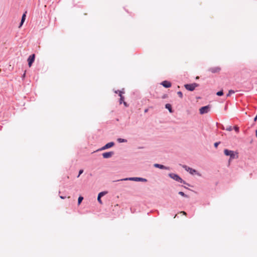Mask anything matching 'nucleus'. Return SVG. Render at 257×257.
Here are the masks:
<instances>
[{"label": "nucleus", "mask_w": 257, "mask_h": 257, "mask_svg": "<svg viewBox=\"0 0 257 257\" xmlns=\"http://www.w3.org/2000/svg\"><path fill=\"white\" fill-rule=\"evenodd\" d=\"M223 153L226 156L229 157V161L237 159L238 157V152L227 149H225L223 151Z\"/></svg>", "instance_id": "f257e3e1"}, {"label": "nucleus", "mask_w": 257, "mask_h": 257, "mask_svg": "<svg viewBox=\"0 0 257 257\" xmlns=\"http://www.w3.org/2000/svg\"><path fill=\"white\" fill-rule=\"evenodd\" d=\"M133 181L136 182H147L148 181L147 179L146 178H142V177H128L125 178L123 179H121L120 180H118L117 181Z\"/></svg>", "instance_id": "f03ea898"}, {"label": "nucleus", "mask_w": 257, "mask_h": 257, "mask_svg": "<svg viewBox=\"0 0 257 257\" xmlns=\"http://www.w3.org/2000/svg\"><path fill=\"white\" fill-rule=\"evenodd\" d=\"M182 167L186 171L188 172L191 175L196 174L198 176H201V174L199 173H198V171L194 169L190 168L186 165H183L182 166Z\"/></svg>", "instance_id": "7ed1b4c3"}, {"label": "nucleus", "mask_w": 257, "mask_h": 257, "mask_svg": "<svg viewBox=\"0 0 257 257\" xmlns=\"http://www.w3.org/2000/svg\"><path fill=\"white\" fill-rule=\"evenodd\" d=\"M199 86V84L196 83H193L190 84H186L184 85V87L186 89L190 91H193L195 90V88Z\"/></svg>", "instance_id": "20e7f679"}, {"label": "nucleus", "mask_w": 257, "mask_h": 257, "mask_svg": "<svg viewBox=\"0 0 257 257\" xmlns=\"http://www.w3.org/2000/svg\"><path fill=\"white\" fill-rule=\"evenodd\" d=\"M210 108L211 105L209 104L202 106L199 108V113L200 114L207 113L210 111Z\"/></svg>", "instance_id": "39448f33"}, {"label": "nucleus", "mask_w": 257, "mask_h": 257, "mask_svg": "<svg viewBox=\"0 0 257 257\" xmlns=\"http://www.w3.org/2000/svg\"><path fill=\"white\" fill-rule=\"evenodd\" d=\"M168 176L170 178L173 179L177 182H180L181 181H183V180L182 179V178L177 174L171 173L168 174Z\"/></svg>", "instance_id": "423d86ee"}, {"label": "nucleus", "mask_w": 257, "mask_h": 257, "mask_svg": "<svg viewBox=\"0 0 257 257\" xmlns=\"http://www.w3.org/2000/svg\"><path fill=\"white\" fill-rule=\"evenodd\" d=\"M114 145H115V143L113 142H109V143H107L106 144H105L104 146H103L101 148L98 149L97 150V151H103V150L108 149L113 147Z\"/></svg>", "instance_id": "0eeeda50"}, {"label": "nucleus", "mask_w": 257, "mask_h": 257, "mask_svg": "<svg viewBox=\"0 0 257 257\" xmlns=\"http://www.w3.org/2000/svg\"><path fill=\"white\" fill-rule=\"evenodd\" d=\"M35 54H31L29 56V57L27 59L28 64L29 67H30L32 65L33 63L35 61Z\"/></svg>", "instance_id": "6e6552de"}, {"label": "nucleus", "mask_w": 257, "mask_h": 257, "mask_svg": "<svg viewBox=\"0 0 257 257\" xmlns=\"http://www.w3.org/2000/svg\"><path fill=\"white\" fill-rule=\"evenodd\" d=\"M108 192L106 191H102L98 193L97 196V201L100 204H102V201L101 200V197L107 194Z\"/></svg>", "instance_id": "1a4fd4ad"}, {"label": "nucleus", "mask_w": 257, "mask_h": 257, "mask_svg": "<svg viewBox=\"0 0 257 257\" xmlns=\"http://www.w3.org/2000/svg\"><path fill=\"white\" fill-rule=\"evenodd\" d=\"M114 153L113 151L106 152L102 153V156L103 158L108 159L114 155Z\"/></svg>", "instance_id": "9d476101"}, {"label": "nucleus", "mask_w": 257, "mask_h": 257, "mask_svg": "<svg viewBox=\"0 0 257 257\" xmlns=\"http://www.w3.org/2000/svg\"><path fill=\"white\" fill-rule=\"evenodd\" d=\"M154 167L155 168H159L160 169H165V170H170V168L169 167H167L162 164H157V163L154 164Z\"/></svg>", "instance_id": "9b49d317"}, {"label": "nucleus", "mask_w": 257, "mask_h": 257, "mask_svg": "<svg viewBox=\"0 0 257 257\" xmlns=\"http://www.w3.org/2000/svg\"><path fill=\"white\" fill-rule=\"evenodd\" d=\"M161 85L166 88H168L171 87L172 83L168 80H164L161 83Z\"/></svg>", "instance_id": "f8f14e48"}, {"label": "nucleus", "mask_w": 257, "mask_h": 257, "mask_svg": "<svg viewBox=\"0 0 257 257\" xmlns=\"http://www.w3.org/2000/svg\"><path fill=\"white\" fill-rule=\"evenodd\" d=\"M221 70L220 67H214L209 68L208 71L211 72L212 73H219Z\"/></svg>", "instance_id": "ddd939ff"}, {"label": "nucleus", "mask_w": 257, "mask_h": 257, "mask_svg": "<svg viewBox=\"0 0 257 257\" xmlns=\"http://www.w3.org/2000/svg\"><path fill=\"white\" fill-rule=\"evenodd\" d=\"M26 14H27V12H25L22 15V18H21V22L19 24V28H21L23 25L24 24L25 20H26Z\"/></svg>", "instance_id": "4468645a"}, {"label": "nucleus", "mask_w": 257, "mask_h": 257, "mask_svg": "<svg viewBox=\"0 0 257 257\" xmlns=\"http://www.w3.org/2000/svg\"><path fill=\"white\" fill-rule=\"evenodd\" d=\"M165 107L166 109H168L170 113H172L174 111L172 108V105L170 103L166 104Z\"/></svg>", "instance_id": "2eb2a0df"}, {"label": "nucleus", "mask_w": 257, "mask_h": 257, "mask_svg": "<svg viewBox=\"0 0 257 257\" xmlns=\"http://www.w3.org/2000/svg\"><path fill=\"white\" fill-rule=\"evenodd\" d=\"M114 92L115 93H118V95L119 96H122V94L124 93V89H122L121 90H116V91H114Z\"/></svg>", "instance_id": "dca6fc26"}, {"label": "nucleus", "mask_w": 257, "mask_h": 257, "mask_svg": "<svg viewBox=\"0 0 257 257\" xmlns=\"http://www.w3.org/2000/svg\"><path fill=\"white\" fill-rule=\"evenodd\" d=\"M117 141L119 143H126L127 141V140H126L125 139L118 138L117 139Z\"/></svg>", "instance_id": "f3484780"}, {"label": "nucleus", "mask_w": 257, "mask_h": 257, "mask_svg": "<svg viewBox=\"0 0 257 257\" xmlns=\"http://www.w3.org/2000/svg\"><path fill=\"white\" fill-rule=\"evenodd\" d=\"M178 194H179L180 195H181V196H183V197H186V198H188V197H189V196H188L187 195H186V194H185V193H184L183 192H182V191H179V192H178Z\"/></svg>", "instance_id": "a211bd4d"}, {"label": "nucleus", "mask_w": 257, "mask_h": 257, "mask_svg": "<svg viewBox=\"0 0 257 257\" xmlns=\"http://www.w3.org/2000/svg\"><path fill=\"white\" fill-rule=\"evenodd\" d=\"M83 200V197L82 196H79L78 198V205H80Z\"/></svg>", "instance_id": "6ab92c4d"}, {"label": "nucleus", "mask_w": 257, "mask_h": 257, "mask_svg": "<svg viewBox=\"0 0 257 257\" xmlns=\"http://www.w3.org/2000/svg\"><path fill=\"white\" fill-rule=\"evenodd\" d=\"M223 94H224V93H223V90H220L218 91V92H217V93H216V95L219 96H222L223 95Z\"/></svg>", "instance_id": "aec40b11"}, {"label": "nucleus", "mask_w": 257, "mask_h": 257, "mask_svg": "<svg viewBox=\"0 0 257 257\" xmlns=\"http://www.w3.org/2000/svg\"><path fill=\"white\" fill-rule=\"evenodd\" d=\"M235 93V91L233 90H229L228 93L226 94V97L230 96L231 94Z\"/></svg>", "instance_id": "412c9836"}, {"label": "nucleus", "mask_w": 257, "mask_h": 257, "mask_svg": "<svg viewBox=\"0 0 257 257\" xmlns=\"http://www.w3.org/2000/svg\"><path fill=\"white\" fill-rule=\"evenodd\" d=\"M120 97V98H119V103L120 104H122L123 102H124V97L122 95V96H119Z\"/></svg>", "instance_id": "4be33fe9"}, {"label": "nucleus", "mask_w": 257, "mask_h": 257, "mask_svg": "<svg viewBox=\"0 0 257 257\" xmlns=\"http://www.w3.org/2000/svg\"><path fill=\"white\" fill-rule=\"evenodd\" d=\"M177 94L178 95L179 97L181 98L183 96V93L181 91H178L177 92Z\"/></svg>", "instance_id": "5701e85b"}, {"label": "nucleus", "mask_w": 257, "mask_h": 257, "mask_svg": "<svg viewBox=\"0 0 257 257\" xmlns=\"http://www.w3.org/2000/svg\"><path fill=\"white\" fill-rule=\"evenodd\" d=\"M233 129L234 130V131L236 132V133H238L239 131V127L237 126H234L233 127Z\"/></svg>", "instance_id": "b1692460"}, {"label": "nucleus", "mask_w": 257, "mask_h": 257, "mask_svg": "<svg viewBox=\"0 0 257 257\" xmlns=\"http://www.w3.org/2000/svg\"><path fill=\"white\" fill-rule=\"evenodd\" d=\"M225 130L227 131H231L232 130V127L231 126H227L225 128Z\"/></svg>", "instance_id": "393cba45"}, {"label": "nucleus", "mask_w": 257, "mask_h": 257, "mask_svg": "<svg viewBox=\"0 0 257 257\" xmlns=\"http://www.w3.org/2000/svg\"><path fill=\"white\" fill-rule=\"evenodd\" d=\"M220 144V142H215L214 144V147L215 148H217L218 146V145Z\"/></svg>", "instance_id": "a878e982"}, {"label": "nucleus", "mask_w": 257, "mask_h": 257, "mask_svg": "<svg viewBox=\"0 0 257 257\" xmlns=\"http://www.w3.org/2000/svg\"><path fill=\"white\" fill-rule=\"evenodd\" d=\"M180 183H183V184H185V185H187V186H191V185L190 184H189V183H187V182H186L185 181H184V180H183V181H182V182L181 181V182H180Z\"/></svg>", "instance_id": "bb28decb"}, {"label": "nucleus", "mask_w": 257, "mask_h": 257, "mask_svg": "<svg viewBox=\"0 0 257 257\" xmlns=\"http://www.w3.org/2000/svg\"><path fill=\"white\" fill-rule=\"evenodd\" d=\"M218 125H220V128L222 130H225V128H224V126L221 124H220L218 122H216V125L218 126Z\"/></svg>", "instance_id": "cd10ccee"}, {"label": "nucleus", "mask_w": 257, "mask_h": 257, "mask_svg": "<svg viewBox=\"0 0 257 257\" xmlns=\"http://www.w3.org/2000/svg\"><path fill=\"white\" fill-rule=\"evenodd\" d=\"M83 172V170L82 169H81L79 171V173L77 177H79L80 175Z\"/></svg>", "instance_id": "c85d7f7f"}, {"label": "nucleus", "mask_w": 257, "mask_h": 257, "mask_svg": "<svg viewBox=\"0 0 257 257\" xmlns=\"http://www.w3.org/2000/svg\"><path fill=\"white\" fill-rule=\"evenodd\" d=\"M122 103L123 104V105L126 106V107H127L128 106V104L127 103L125 102V101H124L122 102Z\"/></svg>", "instance_id": "c756f323"}, {"label": "nucleus", "mask_w": 257, "mask_h": 257, "mask_svg": "<svg viewBox=\"0 0 257 257\" xmlns=\"http://www.w3.org/2000/svg\"><path fill=\"white\" fill-rule=\"evenodd\" d=\"M60 197L62 199H64L65 198H66V196H60Z\"/></svg>", "instance_id": "7c9ffc66"}, {"label": "nucleus", "mask_w": 257, "mask_h": 257, "mask_svg": "<svg viewBox=\"0 0 257 257\" xmlns=\"http://www.w3.org/2000/svg\"><path fill=\"white\" fill-rule=\"evenodd\" d=\"M181 213H182L183 214H184L185 215L187 214L186 212L185 211H181Z\"/></svg>", "instance_id": "2f4dec72"}, {"label": "nucleus", "mask_w": 257, "mask_h": 257, "mask_svg": "<svg viewBox=\"0 0 257 257\" xmlns=\"http://www.w3.org/2000/svg\"><path fill=\"white\" fill-rule=\"evenodd\" d=\"M166 97V95H164L162 97V98H165Z\"/></svg>", "instance_id": "473e14b6"}, {"label": "nucleus", "mask_w": 257, "mask_h": 257, "mask_svg": "<svg viewBox=\"0 0 257 257\" xmlns=\"http://www.w3.org/2000/svg\"><path fill=\"white\" fill-rule=\"evenodd\" d=\"M182 187H183V186H182ZM184 187L185 188V189H189L190 190L189 188H187V187H186V186H184Z\"/></svg>", "instance_id": "72a5a7b5"}, {"label": "nucleus", "mask_w": 257, "mask_h": 257, "mask_svg": "<svg viewBox=\"0 0 257 257\" xmlns=\"http://www.w3.org/2000/svg\"><path fill=\"white\" fill-rule=\"evenodd\" d=\"M25 75H26L25 73H24V74L23 75V76H22V77H23V78H24V77H25Z\"/></svg>", "instance_id": "f704fd0d"}, {"label": "nucleus", "mask_w": 257, "mask_h": 257, "mask_svg": "<svg viewBox=\"0 0 257 257\" xmlns=\"http://www.w3.org/2000/svg\"><path fill=\"white\" fill-rule=\"evenodd\" d=\"M255 135H256V137L257 138V130L255 131Z\"/></svg>", "instance_id": "c9c22d12"}, {"label": "nucleus", "mask_w": 257, "mask_h": 257, "mask_svg": "<svg viewBox=\"0 0 257 257\" xmlns=\"http://www.w3.org/2000/svg\"><path fill=\"white\" fill-rule=\"evenodd\" d=\"M147 111H148V109H146L145 110V112H147Z\"/></svg>", "instance_id": "e433bc0d"}, {"label": "nucleus", "mask_w": 257, "mask_h": 257, "mask_svg": "<svg viewBox=\"0 0 257 257\" xmlns=\"http://www.w3.org/2000/svg\"><path fill=\"white\" fill-rule=\"evenodd\" d=\"M143 148H144V147H139V149H143Z\"/></svg>", "instance_id": "4c0bfd02"}, {"label": "nucleus", "mask_w": 257, "mask_h": 257, "mask_svg": "<svg viewBox=\"0 0 257 257\" xmlns=\"http://www.w3.org/2000/svg\"><path fill=\"white\" fill-rule=\"evenodd\" d=\"M116 121H119V119H118V118H116Z\"/></svg>", "instance_id": "58836bf2"}]
</instances>
